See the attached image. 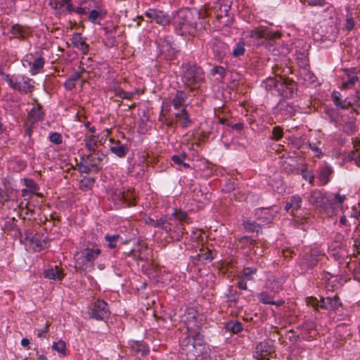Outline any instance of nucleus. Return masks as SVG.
I'll return each instance as SVG.
<instances>
[{"label":"nucleus","mask_w":360,"mask_h":360,"mask_svg":"<svg viewBox=\"0 0 360 360\" xmlns=\"http://www.w3.org/2000/svg\"><path fill=\"white\" fill-rule=\"evenodd\" d=\"M182 354L188 360H195L205 352V342L201 333L188 335L181 342Z\"/></svg>","instance_id":"nucleus-1"},{"label":"nucleus","mask_w":360,"mask_h":360,"mask_svg":"<svg viewBox=\"0 0 360 360\" xmlns=\"http://www.w3.org/2000/svg\"><path fill=\"white\" fill-rule=\"evenodd\" d=\"M182 68L183 83L189 88L191 91L198 89L205 80L202 69L200 67L190 63L184 64Z\"/></svg>","instance_id":"nucleus-2"},{"label":"nucleus","mask_w":360,"mask_h":360,"mask_svg":"<svg viewBox=\"0 0 360 360\" xmlns=\"http://www.w3.org/2000/svg\"><path fill=\"white\" fill-rule=\"evenodd\" d=\"M191 17V14L188 11H180L177 13L173 22L179 34L183 36L191 34L194 29L195 25L190 20Z\"/></svg>","instance_id":"nucleus-3"},{"label":"nucleus","mask_w":360,"mask_h":360,"mask_svg":"<svg viewBox=\"0 0 360 360\" xmlns=\"http://www.w3.org/2000/svg\"><path fill=\"white\" fill-rule=\"evenodd\" d=\"M188 96L185 91L182 90L176 91L173 96L166 98L162 102V111L167 113L170 111L171 106L173 107L174 111L181 110L186 108V101Z\"/></svg>","instance_id":"nucleus-4"},{"label":"nucleus","mask_w":360,"mask_h":360,"mask_svg":"<svg viewBox=\"0 0 360 360\" xmlns=\"http://www.w3.org/2000/svg\"><path fill=\"white\" fill-rule=\"evenodd\" d=\"M324 257V254L319 248H313L307 252L301 262L302 269L307 270L315 266L318 262Z\"/></svg>","instance_id":"nucleus-5"},{"label":"nucleus","mask_w":360,"mask_h":360,"mask_svg":"<svg viewBox=\"0 0 360 360\" xmlns=\"http://www.w3.org/2000/svg\"><path fill=\"white\" fill-rule=\"evenodd\" d=\"M94 132L95 128L91 127L89 132L84 136V146L89 151H95L98 144L103 145L106 141V134L96 136L94 134Z\"/></svg>","instance_id":"nucleus-6"},{"label":"nucleus","mask_w":360,"mask_h":360,"mask_svg":"<svg viewBox=\"0 0 360 360\" xmlns=\"http://www.w3.org/2000/svg\"><path fill=\"white\" fill-rule=\"evenodd\" d=\"M100 160L94 153L88 155L82 158V162L79 165L80 172L89 173L96 172L98 170Z\"/></svg>","instance_id":"nucleus-7"},{"label":"nucleus","mask_w":360,"mask_h":360,"mask_svg":"<svg viewBox=\"0 0 360 360\" xmlns=\"http://www.w3.org/2000/svg\"><path fill=\"white\" fill-rule=\"evenodd\" d=\"M109 313L107 304L103 300H97L88 310L89 316L98 320H103L108 317Z\"/></svg>","instance_id":"nucleus-8"},{"label":"nucleus","mask_w":360,"mask_h":360,"mask_svg":"<svg viewBox=\"0 0 360 360\" xmlns=\"http://www.w3.org/2000/svg\"><path fill=\"white\" fill-rule=\"evenodd\" d=\"M274 353L275 351L269 342L263 341L257 345L254 357L257 360H271Z\"/></svg>","instance_id":"nucleus-9"},{"label":"nucleus","mask_w":360,"mask_h":360,"mask_svg":"<svg viewBox=\"0 0 360 360\" xmlns=\"http://www.w3.org/2000/svg\"><path fill=\"white\" fill-rule=\"evenodd\" d=\"M294 84L292 81L288 80L281 76L278 77V82L276 94L283 97H292Z\"/></svg>","instance_id":"nucleus-10"},{"label":"nucleus","mask_w":360,"mask_h":360,"mask_svg":"<svg viewBox=\"0 0 360 360\" xmlns=\"http://www.w3.org/2000/svg\"><path fill=\"white\" fill-rule=\"evenodd\" d=\"M145 15L148 18L155 20L157 23L162 25H167L170 21L169 17L165 14L162 11L155 8H149L145 12Z\"/></svg>","instance_id":"nucleus-11"},{"label":"nucleus","mask_w":360,"mask_h":360,"mask_svg":"<svg viewBox=\"0 0 360 360\" xmlns=\"http://www.w3.org/2000/svg\"><path fill=\"white\" fill-rule=\"evenodd\" d=\"M341 306L339 297L335 295L333 297H326L321 299L319 307L322 309L335 311Z\"/></svg>","instance_id":"nucleus-12"},{"label":"nucleus","mask_w":360,"mask_h":360,"mask_svg":"<svg viewBox=\"0 0 360 360\" xmlns=\"http://www.w3.org/2000/svg\"><path fill=\"white\" fill-rule=\"evenodd\" d=\"M174 116L176 122L179 123L182 128H188L193 124L190 114L186 108L175 111Z\"/></svg>","instance_id":"nucleus-13"},{"label":"nucleus","mask_w":360,"mask_h":360,"mask_svg":"<svg viewBox=\"0 0 360 360\" xmlns=\"http://www.w3.org/2000/svg\"><path fill=\"white\" fill-rule=\"evenodd\" d=\"M249 37L258 39H262V38H276L279 37L280 34L278 32H274L272 33L270 30L268 29H263V28H256L254 30H252L249 32Z\"/></svg>","instance_id":"nucleus-14"},{"label":"nucleus","mask_w":360,"mask_h":360,"mask_svg":"<svg viewBox=\"0 0 360 360\" xmlns=\"http://www.w3.org/2000/svg\"><path fill=\"white\" fill-rule=\"evenodd\" d=\"M274 295L271 293L267 292H261L257 295V298L260 302L264 304H273L278 307L282 306L284 304L283 300H274Z\"/></svg>","instance_id":"nucleus-15"},{"label":"nucleus","mask_w":360,"mask_h":360,"mask_svg":"<svg viewBox=\"0 0 360 360\" xmlns=\"http://www.w3.org/2000/svg\"><path fill=\"white\" fill-rule=\"evenodd\" d=\"M277 111L284 117H292L295 113V109L293 105L289 103L282 101L276 106Z\"/></svg>","instance_id":"nucleus-16"},{"label":"nucleus","mask_w":360,"mask_h":360,"mask_svg":"<svg viewBox=\"0 0 360 360\" xmlns=\"http://www.w3.org/2000/svg\"><path fill=\"white\" fill-rule=\"evenodd\" d=\"M44 276L46 278L54 281H61L63 278L64 274L62 269L58 266L51 267L44 271Z\"/></svg>","instance_id":"nucleus-17"},{"label":"nucleus","mask_w":360,"mask_h":360,"mask_svg":"<svg viewBox=\"0 0 360 360\" xmlns=\"http://www.w3.org/2000/svg\"><path fill=\"white\" fill-rule=\"evenodd\" d=\"M71 41L75 47L81 50L83 53H87L89 51V45L86 43L84 39L82 37L79 33H75Z\"/></svg>","instance_id":"nucleus-18"},{"label":"nucleus","mask_w":360,"mask_h":360,"mask_svg":"<svg viewBox=\"0 0 360 360\" xmlns=\"http://www.w3.org/2000/svg\"><path fill=\"white\" fill-rule=\"evenodd\" d=\"M119 200L126 206L136 205V196L133 191L127 190V191L120 192L118 195Z\"/></svg>","instance_id":"nucleus-19"},{"label":"nucleus","mask_w":360,"mask_h":360,"mask_svg":"<svg viewBox=\"0 0 360 360\" xmlns=\"http://www.w3.org/2000/svg\"><path fill=\"white\" fill-rule=\"evenodd\" d=\"M28 65L30 66V72L32 75H36L40 72L44 66V59L41 56L37 57L32 63L27 60Z\"/></svg>","instance_id":"nucleus-20"},{"label":"nucleus","mask_w":360,"mask_h":360,"mask_svg":"<svg viewBox=\"0 0 360 360\" xmlns=\"http://www.w3.org/2000/svg\"><path fill=\"white\" fill-rule=\"evenodd\" d=\"M302 204V198L298 195H295L290 197V201L285 206V209L287 211L291 210V214H293L294 211L301 208Z\"/></svg>","instance_id":"nucleus-21"},{"label":"nucleus","mask_w":360,"mask_h":360,"mask_svg":"<svg viewBox=\"0 0 360 360\" xmlns=\"http://www.w3.org/2000/svg\"><path fill=\"white\" fill-rule=\"evenodd\" d=\"M202 319L201 318H198L194 321H186V328L189 333L188 335L200 333V330L202 326Z\"/></svg>","instance_id":"nucleus-22"},{"label":"nucleus","mask_w":360,"mask_h":360,"mask_svg":"<svg viewBox=\"0 0 360 360\" xmlns=\"http://www.w3.org/2000/svg\"><path fill=\"white\" fill-rule=\"evenodd\" d=\"M333 172L332 168L328 165H325L319 169L318 178L322 185H326L330 181V177Z\"/></svg>","instance_id":"nucleus-23"},{"label":"nucleus","mask_w":360,"mask_h":360,"mask_svg":"<svg viewBox=\"0 0 360 360\" xmlns=\"http://www.w3.org/2000/svg\"><path fill=\"white\" fill-rule=\"evenodd\" d=\"M31 243L34 246V250L38 251L47 246L46 238L43 235H34L31 239Z\"/></svg>","instance_id":"nucleus-24"},{"label":"nucleus","mask_w":360,"mask_h":360,"mask_svg":"<svg viewBox=\"0 0 360 360\" xmlns=\"http://www.w3.org/2000/svg\"><path fill=\"white\" fill-rule=\"evenodd\" d=\"M215 252L209 248H202L200 252L195 255V259L203 262H211L215 257Z\"/></svg>","instance_id":"nucleus-25"},{"label":"nucleus","mask_w":360,"mask_h":360,"mask_svg":"<svg viewBox=\"0 0 360 360\" xmlns=\"http://www.w3.org/2000/svg\"><path fill=\"white\" fill-rule=\"evenodd\" d=\"M309 201L311 205L321 207L324 204V195L320 191H313L309 197Z\"/></svg>","instance_id":"nucleus-26"},{"label":"nucleus","mask_w":360,"mask_h":360,"mask_svg":"<svg viewBox=\"0 0 360 360\" xmlns=\"http://www.w3.org/2000/svg\"><path fill=\"white\" fill-rule=\"evenodd\" d=\"M44 118V113L42 112L41 110V106L39 105L37 108H33L29 112H28V121L31 124L36 123L40 120H41Z\"/></svg>","instance_id":"nucleus-27"},{"label":"nucleus","mask_w":360,"mask_h":360,"mask_svg":"<svg viewBox=\"0 0 360 360\" xmlns=\"http://www.w3.org/2000/svg\"><path fill=\"white\" fill-rule=\"evenodd\" d=\"M21 80L22 82V84H20V91L21 94H27L32 92L34 90V81L26 76H21Z\"/></svg>","instance_id":"nucleus-28"},{"label":"nucleus","mask_w":360,"mask_h":360,"mask_svg":"<svg viewBox=\"0 0 360 360\" xmlns=\"http://www.w3.org/2000/svg\"><path fill=\"white\" fill-rule=\"evenodd\" d=\"M131 252H137L138 257L141 260L148 259V248L147 244L143 242H139L137 248L131 250Z\"/></svg>","instance_id":"nucleus-29"},{"label":"nucleus","mask_w":360,"mask_h":360,"mask_svg":"<svg viewBox=\"0 0 360 360\" xmlns=\"http://www.w3.org/2000/svg\"><path fill=\"white\" fill-rule=\"evenodd\" d=\"M10 33L12 37L25 38L28 34V30L21 25L17 24L10 28Z\"/></svg>","instance_id":"nucleus-30"},{"label":"nucleus","mask_w":360,"mask_h":360,"mask_svg":"<svg viewBox=\"0 0 360 360\" xmlns=\"http://www.w3.org/2000/svg\"><path fill=\"white\" fill-rule=\"evenodd\" d=\"M69 0H50L49 5L57 14L62 15L65 13V3Z\"/></svg>","instance_id":"nucleus-31"},{"label":"nucleus","mask_w":360,"mask_h":360,"mask_svg":"<svg viewBox=\"0 0 360 360\" xmlns=\"http://www.w3.org/2000/svg\"><path fill=\"white\" fill-rule=\"evenodd\" d=\"M332 100L336 107L344 110L347 109V98L342 100L341 94L339 91H334L332 93Z\"/></svg>","instance_id":"nucleus-32"},{"label":"nucleus","mask_w":360,"mask_h":360,"mask_svg":"<svg viewBox=\"0 0 360 360\" xmlns=\"http://www.w3.org/2000/svg\"><path fill=\"white\" fill-rule=\"evenodd\" d=\"M274 216L275 214H274L273 211L267 208L262 209L259 213V219L264 224L271 223Z\"/></svg>","instance_id":"nucleus-33"},{"label":"nucleus","mask_w":360,"mask_h":360,"mask_svg":"<svg viewBox=\"0 0 360 360\" xmlns=\"http://www.w3.org/2000/svg\"><path fill=\"white\" fill-rule=\"evenodd\" d=\"M278 77L279 76L277 75L274 77H269L266 80H264L262 83L264 88L267 91H274V94H276L277 84L278 82Z\"/></svg>","instance_id":"nucleus-34"},{"label":"nucleus","mask_w":360,"mask_h":360,"mask_svg":"<svg viewBox=\"0 0 360 360\" xmlns=\"http://www.w3.org/2000/svg\"><path fill=\"white\" fill-rule=\"evenodd\" d=\"M174 224L175 226L172 233H171V238L179 240L184 233L185 228L181 222L176 220H174Z\"/></svg>","instance_id":"nucleus-35"},{"label":"nucleus","mask_w":360,"mask_h":360,"mask_svg":"<svg viewBox=\"0 0 360 360\" xmlns=\"http://www.w3.org/2000/svg\"><path fill=\"white\" fill-rule=\"evenodd\" d=\"M100 253V250L98 249H86V252L84 255L83 260H85L86 262H92L97 258Z\"/></svg>","instance_id":"nucleus-36"},{"label":"nucleus","mask_w":360,"mask_h":360,"mask_svg":"<svg viewBox=\"0 0 360 360\" xmlns=\"http://www.w3.org/2000/svg\"><path fill=\"white\" fill-rule=\"evenodd\" d=\"M226 45L218 39H214L212 44V49L214 52L217 53L219 56H222L224 54V49Z\"/></svg>","instance_id":"nucleus-37"},{"label":"nucleus","mask_w":360,"mask_h":360,"mask_svg":"<svg viewBox=\"0 0 360 360\" xmlns=\"http://www.w3.org/2000/svg\"><path fill=\"white\" fill-rule=\"evenodd\" d=\"M133 95V93L126 91L121 86H115L114 85V96H119L121 98L130 99Z\"/></svg>","instance_id":"nucleus-38"},{"label":"nucleus","mask_w":360,"mask_h":360,"mask_svg":"<svg viewBox=\"0 0 360 360\" xmlns=\"http://www.w3.org/2000/svg\"><path fill=\"white\" fill-rule=\"evenodd\" d=\"M132 348L137 352L140 353L141 356H144L149 352V348L144 342H136L132 345Z\"/></svg>","instance_id":"nucleus-39"},{"label":"nucleus","mask_w":360,"mask_h":360,"mask_svg":"<svg viewBox=\"0 0 360 360\" xmlns=\"http://www.w3.org/2000/svg\"><path fill=\"white\" fill-rule=\"evenodd\" d=\"M52 349L54 351H56L58 354H60L62 356H65L66 354V344L62 340H60L57 342H54L52 345Z\"/></svg>","instance_id":"nucleus-40"},{"label":"nucleus","mask_w":360,"mask_h":360,"mask_svg":"<svg viewBox=\"0 0 360 360\" xmlns=\"http://www.w3.org/2000/svg\"><path fill=\"white\" fill-rule=\"evenodd\" d=\"M186 158L185 153H181L179 155H174L172 157V160L174 164L177 165H182L184 168L188 169L190 167L189 164L184 162V160Z\"/></svg>","instance_id":"nucleus-41"},{"label":"nucleus","mask_w":360,"mask_h":360,"mask_svg":"<svg viewBox=\"0 0 360 360\" xmlns=\"http://www.w3.org/2000/svg\"><path fill=\"white\" fill-rule=\"evenodd\" d=\"M220 13L217 14V19L220 21L221 23L226 24L227 20L222 21L221 20L224 18H228V13L229 11V6L227 5H220L219 6Z\"/></svg>","instance_id":"nucleus-42"},{"label":"nucleus","mask_w":360,"mask_h":360,"mask_svg":"<svg viewBox=\"0 0 360 360\" xmlns=\"http://www.w3.org/2000/svg\"><path fill=\"white\" fill-rule=\"evenodd\" d=\"M347 108L353 105L360 107V91H356L355 94L347 97Z\"/></svg>","instance_id":"nucleus-43"},{"label":"nucleus","mask_w":360,"mask_h":360,"mask_svg":"<svg viewBox=\"0 0 360 360\" xmlns=\"http://www.w3.org/2000/svg\"><path fill=\"white\" fill-rule=\"evenodd\" d=\"M119 141H117V146H114V154L120 158L124 157L127 153L129 148L124 144L119 145Z\"/></svg>","instance_id":"nucleus-44"},{"label":"nucleus","mask_w":360,"mask_h":360,"mask_svg":"<svg viewBox=\"0 0 360 360\" xmlns=\"http://www.w3.org/2000/svg\"><path fill=\"white\" fill-rule=\"evenodd\" d=\"M243 226L245 230L249 232H257L258 233L261 229L260 226L255 221H245Z\"/></svg>","instance_id":"nucleus-45"},{"label":"nucleus","mask_w":360,"mask_h":360,"mask_svg":"<svg viewBox=\"0 0 360 360\" xmlns=\"http://www.w3.org/2000/svg\"><path fill=\"white\" fill-rule=\"evenodd\" d=\"M120 233L122 234L117 233L114 234V242H117L118 239H120L122 242L125 243L127 241L130 240V238H129L125 233L127 231L128 229L126 226H120Z\"/></svg>","instance_id":"nucleus-46"},{"label":"nucleus","mask_w":360,"mask_h":360,"mask_svg":"<svg viewBox=\"0 0 360 360\" xmlns=\"http://www.w3.org/2000/svg\"><path fill=\"white\" fill-rule=\"evenodd\" d=\"M174 226L175 224L174 219H171L169 221H167L162 219V224H161L158 228L162 229L167 233H172Z\"/></svg>","instance_id":"nucleus-47"},{"label":"nucleus","mask_w":360,"mask_h":360,"mask_svg":"<svg viewBox=\"0 0 360 360\" xmlns=\"http://www.w3.org/2000/svg\"><path fill=\"white\" fill-rule=\"evenodd\" d=\"M348 80L345 81L342 83V89H347L348 88H350L353 86L357 81H359V77L356 75H348Z\"/></svg>","instance_id":"nucleus-48"},{"label":"nucleus","mask_w":360,"mask_h":360,"mask_svg":"<svg viewBox=\"0 0 360 360\" xmlns=\"http://www.w3.org/2000/svg\"><path fill=\"white\" fill-rule=\"evenodd\" d=\"M226 328L233 333H238L243 330L242 323L238 321L229 323Z\"/></svg>","instance_id":"nucleus-49"},{"label":"nucleus","mask_w":360,"mask_h":360,"mask_svg":"<svg viewBox=\"0 0 360 360\" xmlns=\"http://www.w3.org/2000/svg\"><path fill=\"white\" fill-rule=\"evenodd\" d=\"M245 53V44L243 42H238L232 51V55L234 57H239Z\"/></svg>","instance_id":"nucleus-50"},{"label":"nucleus","mask_w":360,"mask_h":360,"mask_svg":"<svg viewBox=\"0 0 360 360\" xmlns=\"http://www.w3.org/2000/svg\"><path fill=\"white\" fill-rule=\"evenodd\" d=\"M24 184L26 186V188L29 189L32 193H35L39 189L38 186L32 179H24Z\"/></svg>","instance_id":"nucleus-51"},{"label":"nucleus","mask_w":360,"mask_h":360,"mask_svg":"<svg viewBox=\"0 0 360 360\" xmlns=\"http://www.w3.org/2000/svg\"><path fill=\"white\" fill-rule=\"evenodd\" d=\"M94 180L90 177H84L80 181V188L83 190H88L92 187Z\"/></svg>","instance_id":"nucleus-52"},{"label":"nucleus","mask_w":360,"mask_h":360,"mask_svg":"<svg viewBox=\"0 0 360 360\" xmlns=\"http://www.w3.org/2000/svg\"><path fill=\"white\" fill-rule=\"evenodd\" d=\"M101 19V13L96 10H92L89 15V20L93 23H98Z\"/></svg>","instance_id":"nucleus-53"},{"label":"nucleus","mask_w":360,"mask_h":360,"mask_svg":"<svg viewBox=\"0 0 360 360\" xmlns=\"http://www.w3.org/2000/svg\"><path fill=\"white\" fill-rule=\"evenodd\" d=\"M283 129L279 126H276L273 128L271 139L276 141L280 140L283 137Z\"/></svg>","instance_id":"nucleus-54"},{"label":"nucleus","mask_w":360,"mask_h":360,"mask_svg":"<svg viewBox=\"0 0 360 360\" xmlns=\"http://www.w3.org/2000/svg\"><path fill=\"white\" fill-rule=\"evenodd\" d=\"M342 131L347 134H352L355 131V124L354 121H349L342 126Z\"/></svg>","instance_id":"nucleus-55"},{"label":"nucleus","mask_w":360,"mask_h":360,"mask_svg":"<svg viewBox=\"0 0 360 360\" xmlns=\"http://www.w3.org/2000/svg\"><path fill=\"white\" fill-rule=\"evenodd\" d=\"M49 139L51 143H53L57 145L60 144L63 142L62 136L60 135V134L57 132H53L51 134L49 135Z\"/></svg>","instance_id":"nucleus-56"},{"label":"nucleus","mask_w":360,"mask_h":360,"mask_svg":"<svg viewBox=\"0 0 360 360\" xmlns=\"http://www.w3.org/2000/svg\"><path fill=\"white\" fill-rule=\"evenodd\" d=\"M257 272V269L253 267H246L243 269V275L245 278L248 280H252V276L255 274Z\"/></svg>","instance_id":"nucleus-57"},{"label":"nucleus","mask_w":360,"mask_h":360,"mask_svg":"<svg viewBox=\"0 0 360 360\" xmlns=\"http://www.w3.org/2000/svg\"><path fill=\"white\" fill-rule=\"evenodd\" d=\"M238 242L243 245H248L249 247L254 246L256 244V240L248 236H243L238 238Z\"/></svg>","instance_id":"nucleus-58"},{"label":"nucleus","mask_w":360,"mask_h":360,"mask_svg":"<svg viewBox=\"0 0 360 360\" xmlns=\"http://www.w3.org/2000/svg\"><path fill=\"white\" fill-rule=\"evenodd\" d=\"M8 85L14 90L20 92V82L18 81V78L13 75V77L11 79Z\"/></svg>","instance_id":"nucleus-59"},{"label":"nucleus","mask_w":360,"mask_h":360,"mask_svg":"<svg viewBox=\"0 0 360 360\" xmlns=\"http://www.w3.org/2000/svg\"><path fill=\"white\" fill-rule=\"evenodd\" d=\"M198 318H199L198 312L195 309L191 308L188 309L186 311V319L185 322L189 321H194Z\"/></svg>","instance_id":"nucleus-60"},{"label":"nucleus","mask_w":360,"mask_h":360,"mask_svg":"<svg viewBox=\"0 0 360 360\" xmlns=\"http://www.w3.org/2000/svg\"><path fill=\"white\" fill-rule=\"evenodd\" d=\"M302 177L309 181L311 185L314 184V176L311 172H309L306 169H302Z\"/></svg>","instance_id":"nucleus-61"},{"label":"nucleus","mask_w":360,"mask_h":360,"mask_svg":"<svg viewBox=\"0 0 360 360\" xmlns=\"http://www.w3.org/2000/svg\"><path fill=\"white\" fill-rule=\"evenodd\" d=\"M145 221L146 224H150L154 227H159L161 224H162V219H159L157 220L153 219L150 217H146L145 218Z\"/></svg>","instance_id":"nucleus-62"},{"label":"nucleus","mask_w":360,"mask_h":360,"mask_svg":"<svg viewBox=\"0 0 360 360\" xmlns=\"http://www.w3.org/2000/svg\"><path fill=\"white\" fill-rule=\"evenodd\" d=\"M30 202H20L19 204V208L24 212L25 215H29L30 213L32 214V210L29 207Z\"/></svg>","instance_id":"nucleus-63"},{"label":"nucleus","mask_w":360,"mask_h":360,"mask_svg":"<svg viewBox=\"0 0 360 360\" xmlns=\"http://www.w3.org/2000/svg\"><path fill=\"white\" fill-rule=\"evenodd\" d=\"M352 160H353L356 165L360 167V152H352L349 155Z\"/></svg>","instance_id":"nucleus-64"}]
</instances>
